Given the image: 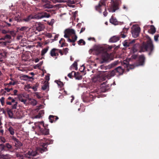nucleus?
<instances>
[{
  "instance_id": "f257e3e1",
  "label": "nucleus",
  "mask_w": 159,
  "mask_h": 159,
  "mask_svg": "<svg viewBox=\"0 0 159 159\" xmlns=\"http://www.w3.org/2000/svg\"><path fill=\"white\" fill-rule=\"evenodd\" d=\"M43 122H37L34 123V126L33 127V128L34 129L36 133V131L39 132L40 134L47 135L49 134L48 129L44 128L42 129L41 128V125L43 126Z\"/></svg>"
},
{
  "instance_id": "f03ea898",
  "label": "nucleus",
  "mask_w": 159,
  "mask_h": 159,
  "mask_svg": "<svg viewBox=\"0 0 159 159\" xmlns=\"http://www.w3.org/2000/svg\"><path fill=\"white\" fill-rule=\"evenodd\" d=\"M102 61H100L101 63L107 62L113 59L112 55L107 52H104L102 54Z\"/></svg>"
},
{
  "instance_id": "7ed1b4c3",
  "label": "nucleus",
  "mask_w": 159,
  "mask_h": 159,
  "mask_svg": "<svg viewBox=\"0 0 159 159\" xmlns=\"http://www.w3.org/2000/svg\"><path fill=\"white\" fill-rule=\"evenodd\" d=\"M143 48L145 49L146 51H150L152 52L153 49V46L152 44V41L150 37H149V41L147 43ZM151 52L149 53V55H150Z\"/></svg>"
},
{
  "instance_id": "20e7f679",
  "label": "nucleus",
  "mask_w": 159,
  "mask_h": 159,
  "mask_svg": "<svg viewBox=\"0 0 159 159\" xmlns=\"http://www.w3.org/2000/svg\"><path fill=\"white\" fill-rule=\"evenodd\" d=\"M140 29L139 27L135 25H133L132 28L131 32L133 36L136 38L139 35Z\"/></svg>"
},
{
  "instance_id": "39448f33",
  "label": "nucleus",
  "mask_w": 159,
  "mask_h": 159,
  "mask_svg": "<svg viewBox=\"0 0 159 159\" xmlns=\"http://www.w3.org/2000/svg\"><path fill=\"white\" fill-rule=\"evenodd\" d=\"M64 37L67 39L70 38V37L71 35L75 34V31L74 29L70 28L65 30L64 31Z\"/></svg>"
},
{
  "instance_id": "423d86ee",
  "label": "nucleus",
  "mask_w": 159,
  "mask_h": 159,
  "mask_svg": "<svg viewBox=\"0 0 159 159\" xmlns=\"http://www.w3.org/2000/svg\"><path fill=\"white\" fill-rule=\"evenodd\" d=\"M93 51L97 55L100 53L103 52L104 51V47L101 45H96L94 46Z\"/></svg>"
},
{
  "instance_id": "0eeeda50",
  "label": "nucleus",
  "mask_w": 159,
  "mask_h": 159,
  "mask_svg": "<svg viewBox=\"0 0 159 159\" xmlns=\"http://www.w3.org/2000/svg\"><path fill=\"white\" fill-rule=\"evenodd\" d=\"M119 8L118 2L117 1H116L114 2L111 6L108 8V10L109 12L113 13L115 12Z\"/></svg>"
},
{
  "instance_id": "6e6552de",
  "label": "nucleus",
  "mask_w": 159,
  "mask_h": 159,
  "mask_svg": "<svg viewBox=\"0 0 159 159\" xmlns=\"http://www.w3.org/2000/svg\"><path fill=\"white\" fill-rule=\"evenodd\" d=\"M36 19H39L43 18H49L50 16L49 14H47L46 12H42L36 15Z\"/></svg>"
},
{
  "instance_id": "1a4fd4ad",
  "label": "nucleus",
  "mask_w": 159,
  "mask_h": 159,
  "mask_svg": "<svg viewBox=\"0 0 159 159\" xmlns=\"http://www.w3.org/2000/svg\"><path fill=\"white\" fill-rule=\"evenodd\" d=\"M29 96L28 94H23L19 95L18 96V98L20 101L23 102L24 104H26V100L25 98H28Z\"/></svg>"
},
{
  "instance_id": "9d476101",
  "label": "nucleus",
  "mask_w": 159,
  "mask_h": 159,
  "mask_svg": "<svg viewBox=\"0 0 159 159\" xmlns=\"http://www.w3.org/2000/svg\"><path fill=\"white\" fill-rule=\"evenodd\" d=\"M37 150L36 151H29L27 153L25 154V157H26L30 158L31 157H34L36 156L37 154Z\"/></svg>"
},
{
  "instance_id": "9b49d317",
  "label": "nucleus",
  "mask_w": 159,
  "mask_h": 159,
  "mask_svg": "<svg viewBox=\"0 0 159 159\" xmlns=\"http://www.w3.org/2000/svg\"><path fill=\"white\" fill-rule=\"evenodd\" d=\"M47 144L46 143H42L41 144V146L43 148H37L36 149V150L39 151L41 153H43V152L46 151H47Z\"/></svg>"
},
{
  "instance_id": "f8f14e48",
  "label": "nucleus",
  "mask_w": 159,
  "mask_h": 159,
  "mask_svg": "<svg viewBox=\"0 0 159 159\" xmlns=\"http://www.w3.org/2000/svg\"><path fill=\"white\" fill-rule=\"evenodd\" d=\"M12 139L14 141L15 146L16 148H18L22 146V144L16 138L13 137Z\"/></svg>"
},
{
  "instance_id": "ddd939ff",
  "label": "nucleus",
  "mask_w": 159,
  "mask_h": 159,
  "mask_svg": "<svg viewBox=\"0 0 159 159\" xmlns=\"http://www.w3.org/2000/svg\"><path fill=\"white\" fill-rule=\"evenodd\" d=\"M42 1L43 2L47 3L46 4H44L43 6L44 8H51L53 7V6L49 4L48 2V0H42Z\"/></svg>"
},
{
  "instance_id": "4468645a",
  "label": "nucleus",
  "mask_w": 159,
  "mask_h": 159,
  "mask_svg": "<svg viewBox=\"0 0 159 159\" xmlns=\"http://www.w3.org/2000/svg\"><path fill=\"white\" fill-rule=\"evenodd\" d=\"M123 65L126 68V70L127 71H129V69H133L134 68V66L130 65L127 63L124 62Z\"/></svg>"
},
{
  "instance_id": "2eb2a0df",
  "label": "nucleus",
  "mask_w": 159,
  "mask_h": 159,
  "mask_svg": "<svg viewBox=\"0 0 159 159\" xmlns=\"http://www.w3.org/2000/svg\"><path fill=\"white\" fill-rule=\"evenodd\" d=\"M35 17H36V15L33 16L32 15H30L26 18L23 19V20L25 22H28L31 19H36Z\"/></svg>"
},
{
  "instance_id": "dca6fc26",
  "label": "nucleus",
  "mask_w": 159,
  "mask_h": 159,
  "mask_svg": "<svg viewBox=\"0 0 159 159\" xmlns=\"http://www.w3.org/2000/svg\"><path fill=\"white\" fill-rule=\"evenodd\" d=\"M139 61L140 63L138 65L135 66H139L143 65L144 63V61L145 60V57L143 55H141L139 57Z\"/></svg>"
},
{
  "instance_id": "f3484780",
  "label": "nucleus",
  "mask_w": 159,
  "mask_h": 159,
  "mask_svg": "<svg viewBox=\"0 0 159 159\" xmlns=\"http://www.w3.org/2000/svg\"><path fill=\"white\" fill-rule=\"evenodd\" d=\"M119 40V38L118 36H114L110 39L109 41L112 43H116Z\"/></svg>"
},
{
  "instance_id": "a211bd4d",
  "label": "nucleus",
  "mask_w": 159,
  "mask_h": 159,
  "mask_svg": "<svg viewBox=\"0 0 159 159\" xmlns=\"http://www.w3.org/2000/svg\"><path fill=\"white\" fill-rule=\"evenodd\" d=\"M11 36L8 34H6L5 36L0 39V40H3L4 41H9L11 42Z\"/></svg>"
},
{
  "instance_id": "6ab92c4d",
  "label": "nucleus",
  "mask_w": 159,
  "mask_h": 159,
  "mask_svg": "<svg viewBox=\"0 0 159 159\" xmlns=\"http://www.w3.org/2000/svg\"><path fill=\"white\" fill-rule=\"evenodd\" d=\"M58 49L53 48L50 51V55L52 57H54L56 56H58V54L56 52V51H57Z\"/></svg>"
},
{
  "instance_id": "aec40b11",
  "label": "nucleus",
  "mask_w": 159,
  "mask_h": 159,
  "mask_svg": "<svg viewBox=\"0 0 159 159\" xmlns=\"http://www.w3.org/2000/svg\"><path fill=\"white\" fill-rule=\"evenodd\" d=\"M12 157V156L9 154H2L1 156V158L2 159H10Z\"/></svg>"
},
{
  "instance_id": "412c9836",
  "label": "nucleus",
  "mask_w": 159,
  "mask_h": 159,
  "mask_svg": "<svg viewBox=\"0 0 159 159\" xmlns=\"http://www.w3.org/2000/svg\"><path fill=\"white\" fill-rule=\"evenodd\" d=\"M115 71L119 75H121L123 74L124 70L121 66H119L115 69Z\"/></svg>"
},
{
  "instance_id": "4be33fe9",
  "label": "nucleus",
  "mask_w": 159,
  "mask_h": 159,
  "mask_svg": "<svg viewBox=\"0 0 159 159\" xmlns=\"http://www.w3.org/2000/svg\"><path fill=\"white\" fill-rule=\"evenodd\" d=\"M54 117H56V119L55 120V121H56L58 119V118L57 116H55L52 115L49 116V121L51 123H52L54 121Z\"/></svg>"
},
{
  "instance_id": "5701e85b",
  "label": "nucleus",
  "mask_w": 159,
  "mask_h": 159,
  "mask_svg": "<svg viewBox=\"0 0 159 159\" xmlns=\"http://www.w3.org/2000/svg\"><path fill=\"white\" fill-rule=\"evenodd\" d=\"M28 98L29 102V103L33 106H35L37 104V101L34 99Z\"/></svg>"
},
{
  "instance_id": "b1692460",
  "label": "nucleus",
  "mask_w": 159,
  "mask_h": 159,
  "mask_svg": "<svg viewBox=\"0 0 159 159\" xmlns=\"http://www.w3.org/2000/svg\"><path fill=\"white\" fill-rule=\"evenodd\" d=\"M74 35V38L73 36L72 37V39H71L70 38H68L67 39V41L68 42L71 43V42H75L77 39V36L75 34Z\"/></svg>"
},
{
  "instance_id": "393cba45",
  "label": "nucleus",
  "mask_w": 159,
  "mask_h": 159,
  "mask_svg": "<svg viewBox=\"0 0 159 159\" xmlns=\"http://www.w3.org/2000/svg\"><path fill=\"white\" fill-rule=\"evenodd\" d=\"M110 21L111 23L115 25H117L118 24L117 20L115 18H114L112 17L110 19Z\"/></svg>"
},
{
  "instance_id": "a878e982",
  "label": "nucleus",
  "mask_w": 159,
  "mask_h": 159,
  "mask_svg": "<svg viewBox=\"0 0 159 159\" xmlns=\"http://www.w3.org/2000/svg\"><path fill=\"white\" fill-rule=\"evenodd\" d=\"M114 46H110L108 45H106L104 47V51L106 50V51H110Z\"/></svg>"
},
{
  "instance_id": "bb28decb",
  "label": "nucleus",
  "mask_w": 159,
  "mask_h": 159,
  "mask_svg": "<svg viewBox=\"0 0 159 159\" xmlns=\"http://www.w3.org/2000/svg\"><path fill=\"white\" fill-rule=\"evenodd\" d=\"M2 40H0V44L2 46H5L7 45V43H11L10 41H2Z\"/></svg>"
},
{
  "instance_id": "cd10ccee",
  "label": "nucleus",
  "mask_w": 159,
  "mask_h": 159,
  "mask_svg": "<svg viewBox=\"0 0 159 159\" xmlns=\"http://www.w3.org/2000/svg\"><path fill=\"white\" fill-rule=\"evenodd\" d=\"M150 27V30L151 32V33L153 34L156 32V29L155 27L153 25H151Z\"/></svg>"
},
{
  "instance_id": "c85d7f7f",
  "label": "nucleus",
  "mask_w": 159,
  "mask_h": 159,
  "mask_svg": "<svg viewBox=\"0 0 159 159\" xmlns=\"http://www.w3.org/2000/svg\"><path fill=\"white\" fill-rule=\"evenodd\" d=\"M48 50V47L43 49L41 51V55L42 56L44 55V54L47 52Z\"/></svg>"
},
{
  "instance_id": "c756f323",
  "label": "nucleus",
  "mask_w": 159,
  "mask_h": 159,
  "mask_svg": "<svg viewBox=\"0 0 159 159\" xmlns=\"http://www.w3.org/2000/svg\"><path fill=\"white\" fill-rule=\"evenodd\" d=\"M8 130L11 134L12 135H14V129L11 126L9 127L8 129Z\"/></svg>"
},
{
  "instance_id": "7c9ffc66",
  "label": "nucleus",
  "mask_w": 159,
  "mask_h": 159,
  "mask_svg": "<svg viewBox=\"0 0 159 159\" xmlns=\"http://www.w3.org/2000/svg\"><path fill=\"white\" fill-rule=\"evenodd\" d=\"M48 83H45L44 84L42 87V89L43 90H47L48 89Z\"/></svg>"
},
{
  "instance_id": "2f4dec72",
  "label": "nucleus",
  "mask_w": 159,
  "mask_h": 159,
  "mask_svg": "<svg viewBox=\"0 0 159 159\" xmlns=\"http://www.w3.org/2000/svg\"><path fill=\"white\" fill-rule=\"evenodd\" d=\"M55 82L57 84L58 86L59 87L61 88L63 85V83H62V82H61V81H58V80H56V81H55Z\"/></svg>"
},
{
  "instance_id": "473e14b6",
  "label": "nucleus",
  "mask_w": 159,
  "mask_h": 159,
  "mask_svg": "<svg viewBox=\"0 0 159 159\" xmlns=\"http://www.w3.org/2000/svg\"><path fill=\"white\" fill-rule=\"evenodd\" d=\"M54 3L57 2H65L66 1L64 0H50Z\"/></svg>"
},
{
  "instance_id": "72a5a7b5",
  "label": "nucleus",
  "mask_w": 159,
  "mask_h": 159,
  "mask_svg": "<svg viewBox=\"0 0 159 159\" xmlns=\"http://www.w3.org/2000/svg\"><path fill=\"white\" fill-rule=\"evenodd\" d=\"M73 67L75 68V70H77L78 67H77V62L76 61H75L74 63L72 64L71 66V67Z\"/></svg>"
},
{
  "instance_id": "f704fd0d",
  "label": "nucleus",
  "mask_w": 159,
  "mask_h": 159,
  "mask_svg": "<svg viewBox=\"0 0 159 159\" xmlns=\"http://www.w3.org/2000/svg\"><path fill=\"white\" fill-rule=\"evenodd\" d=\"M6 54L4 53H0V60L1 61L3 60L2 59L5 58L6 57Z\"/></svg>"
},
{
  "instance_id": "c9c22d12",
  "label": "nucleus",
  "mask_w": 159,
  "mask_h": 159,
  "mask_svg": "<svg viewBox=\"0 0 159 159\" xmlns=\"http://www.w3.org/2000/svg\"><path fill=\"white\" fill-rule=\"evenodd\" d=\"M55 20L54 19H52L50 22L48 21L47 22L48 24L52 26L53 25V24L54 23Z\"/></svg>"
},
{
  "instance_id": "e433bc0d",
  "label": "nucleus",
  "mask_w": 159,
  "mask_h": 159,
  "mask_svg": "<svg viewBox=\"0 0 159 159\" xmlns=\"http://www.w3.org/2000/svg\"><path fill=\"white\" fill-rule=\"evenodd\" d=\"M0 101L1 103V105L3 106L5 104V98L3 97H2L0 98Z\"/></svg>"
},
{
  "instance_id": "4c0bfd02",
  "label": "nucleus",
  "mask_w": 159,
  "mask_h": 159,
  "mask_svg": "<svg viewBox=\"0 0 159 159\" xmlns=\"http://www.w3.org/2000/svg\"><path fill=\"white\" fill-rule=\"evenodd\" d=\"M5 146L3 144H0V149L1 151H4Z\"/></svg>"
},
{
  "instance_id": "58836bf2",
  "label": "nucleus",
  "mask_w": 159,
  "mask_h": 159,
  "mask_svg": "<svg viewBox=\"0 0 159 159\" xmlns=\"http://www.w3.org/2000/svg\"><path fill=\"white\" fill-rule=\"evenodd\" d=\"M78 43L79 45H80L82 43L83 45H84L85 44V42L82 39H80L78 42Z\"/></svg>"
},
{
  "instance_id": "ea45409f",
  "label": "nucleus",
  "mask_w": 159,
  "mask_h": 159,
  "mask_svg": "<svg viewBox=\"0 0 159 159\" xmlns=\"http://www.w3.org/2000/svg\"><path fill=\"white\" fill-rule=\"evenodd\" d=\"M27 29V28L26 26H23L21 28H20V27L18 28V30H20V31H22L26 30Z\"/></svg>"
},
{
  "instance_id": "a19ab883",
  "label": "nucleus",
  "mask_w": 159,
  "mask_h": 159,
  "mask_svg": "<svg viewBox=\"0 0 159 159\" xmlns=\"http://www.w3.org/2000/svg\"><path fill=\"white\" fill-rule=\"evenodd\" d=\"M65 1H66V2H67L68 3V4H74L75 3V2L74 1H71L70 0Z\"/></svg>"
},
{
  "instance_id": "79ce46f5",
  "label": "nucleus",
  "mask_w": 159,
  "mask_h": 159,
  "mask_svg": "<svg viewBox=\"0 0 159 159\" xmlns=\"http://www.w3.org/2000/svg\"><path fill=\"white\" fill-rule=\"evenodd\" d=\"M5 147L8 149H11L12 148L11 145L9 143H6Z\"/></svg>"
},
{
  "instance_id": "37998d69",
  "label": "nucleus",
  "mask_w": 159,
  "mask_h": 159,
  "mask_svg": "<svg viewBox=\"0 0 159 159\" xmlns=\"http://www.w3.org/2000/svg\"><path fill=\"white\" fill-rule=\"evenodd\" d=\"M123 46L124 47H129V43L126 41H125L123 43Z\"/></svg>"
},
{
  "instance_id": "c03bdc74",
  "label": "nucleus",
  "mask_w": 159,
  "mask_h": 159,
  "mask_svg": "<svg viewBox=\"0 0 159 159\" xmlns=\"http://www.w3.org/2000/svg\"><path fill=\"white\" fill-rule=\"evenodd\" d=\"M12 36H14L16 35V33L14 30L9 31V33Z\"/></svg>"
},
{
  "instance_id": "a18cd8bd",
  "label": "nucleus",
  "mask_w": 159,
  "mask_h": 159,
  "mask_svg": "<svg viewBox=\"0 0 159 159\" xmlns=\"http://www.w3.org/2000/svg\"><path fill=\"white\" fill-rule=\"evenodd\" d=\"M159 37V34H158L154 36V39L155 41L156 42H157L158 41Z\"/></svg>"
},
{
  "instance_id": "49530a36",
  "label": "nucleus",
  "mask_w": 159,
  "mask_h": 159,
  "mask_svg": "<svg viewBox=\"0 0 159 159\" xmlns=\"http://www.w3.org/2000/svg\"><path fill=\"white\" fill-rule=\"evenodd\" d=\"M7 113L9 116L11 118L13 115L12 112L11 111L9 110L7 111Z\"/></svg>"
},
{
  "instance_id": "de8ad7c7",
  "label": "nucleus",
  "mask_w": 159,
  "mask_h": 159,
  "mask_svg": "<svg viewBox=\"0 0 159 159\" xmlns=\"http://www.w3.org/2000/svg\"><path fill=\"white\" fill-rule=\"evenodd\" d=\"M98 77H94L92 79V81L94 82H96L97 80H99L100 79Z\"/></svg>"
},
{
  "instance_id": "09e8293b",
  "label": "nucleus",
  "mask_w": 159,
  "mask_h": 159,
  "mask_svg": "<svg viewBox=\"0 0 159 159\" xmlns=\"http://www.w3.org/2000/svg\"><path fill=\"white\" fill-rule=\"evenodd\" d=\"M72 72H74V75H76V73L75 72H74V71H73L71 73H69L68 75V76L70 78H71V76H72Z\"/></svg>"
},
{
  "instance_id": "8fccbe9b",
  "label": "nucleus",
  "mask_w": 159,
  "mask_h": 159,
  "mask_svg": "<svg viewBox=\"0 0 159 159\" xmlns=\"http://www.w3.org/2000/svg\"><path fill=\"white\" fill-rule=\"evenodd\" d=\"M37 86L34 85L32 87H31V89H32L34 90V91H35L37 90Z\"/></svg>"
},
{
  "instance_id": "3c124183",
  "label": "nucleus",
  "mask_w": 159,
  "mask_h": 159,
  "mask_svg": "<svg viewBox=\"0 0 159 159\" xmlns=\"http://www.w3.org/2000/svg\"><path fill=\"white\" fill-rule=\"evenodd\" d=\"M1 141L3 143H5L6 142V140L4 138L1 137L0 138Z\"/></svg>"
},
{
  "instance_id": "603ef678",
  "label": "nucleus",
  "mask_w": 159,
  "mask_h": 159,
  "mask_svg": "<svg viewBox=\"0 0 159 159\" xmlns=\"http://www.w3.org/2000/svg\"><path fill=\"white\" fill-rule=\"evenodd\" d=\"M20 17V16H19V14H18L17 16H15V19L16 20L18 21Z\"/></svg>"
},
{
  "instance_id": "864d4df0",
  "label": "nucleus",
  "mask_w": 159,
  "mask_h": 159,
  "mask_svg": "<svg viewBox=\"0 0 159 159\" xmlns=\"http://www.w3.org/2000/svg\"><path fill=\"white\" fill-rule=\"evenodd\" d=\"M8 99L10 100H11V102H15V100L14 99H12L11 98V97H9L8 98Z\"/></svg>"
},
{
  "instance_id": "5fc2aeb1",
  "label": "nucleus",
  "mask_w": 159,
  "mask_h": 159,
  "mask_svg": "<svg viewBox=\"0 0 159 159\" xmlns=\"http://www.w3.org/2000/svg\"><path fill=\"white\" fill-rule=\"evenodd\" d=\"M115 70H112L110 73V75L112 76H114L115 75Z\"/></svg>"
},
{
  "instance_id": "6e6d98bb",
  "label": "nucleus",
  "mask_w": 159,
  "mask_h": 159,
  "mask_svg": "<svg viewBox=\"0 0 159 159\" xmlns=\"http://www.w3.org/2000/svg\"><path fill=\"white\" fill-rule=\"evenodd\" d=\"M2 32L3 34H6L9 33V30H2Z\"/></svg>"
},
{
  "instance_id": "4d7b16f0",
  "label": "nucleus",
  "mask_w": 159,
  "mask_h": 159,
  "mask_svg": "<svg viewBox=\"0 0 159 159\" xmlns=\"http://www.w3.org/2000/svg\"><path fill=\"white\" fill-rule=\"evenodd\" d=\"M69 49L67 48H66L64 49V52L65 55H66L68 52Z\"/></svg>"
},
{
  "instance_id": "13d9d810",
  "label": "nucleus",
  "mask_w": 159,
  "mask_h": 159,
  "mask_svg": "<svg viewBox=\"0 0 159 159\" xmlns=\"http://www.w3.org/2000/svg\"><path fill=\"white\" fill-rule=\"evenodd\" d=\"M101 91L103 92H104L106 91V89H105L104 88V86L103 84L102 85V87H101Z\"/></svg>"
},
{
  "instance_id": "bf43d9fd",
  "label": "nucleus",
  "mask_w": 159,
  "mask_h": 159,
  "mask_svg": "<svg viewBox=\"0 0 159 159\" xmlns=\"http://www.w3.org/2000/svg\"><path fill=\"white\" fill-rule=\"evenodd\" d=\"M17 107V102H16V103L14 105L12 106V108L13 109H16Z\"/></svg>"
},
{
  "instance_id": "052dcab7",
  "label": "nucleus",
  "mask_w": 159,
  "mask_h": 159,
  "mask_svg": "<svg viewBox=\"0 0 159 159\" xmlns=\"http://www.w3.org/2000/svg\"><path fill=\"white\" fill-rule=\"evenodd\" d=\"M72 4H68L67 5L68 7H71L72 8H74L75 7V6L74 5H72Z\"/></svg>"
},
{
  "instance_id": "680f3d73",
  "label": "nucleus",
  "mask_w": 159,
  "mask_h": 159,
  "mask_svg": "<svg viewBox=\"0 0 159 159\" xmlns=\"http://www.w3.org/2000/svg\"><path fill=\"white\" fill-rule=\"evenodd\" d=\"M46 80L48 81L50 79V77L49 75H46L45 76Z\"/></svg>"
},
{
  "instance_id": "e2e57ef3",
  "label": "nucleus",
  "mask_w": 159,
  "mask_h": 159,
  "mask_svg": "<svg viewBox=\"0 0 159 159\" xmlns=\"http://www.w3.org/2000/svg\"><path fill=\"white\" fill-rule=\"evenodd\" d=\"M101 6V5L100 3H99L98 5H97L96 6V9H97L99 8H100Z\"/></svg>"
},
{
  "instance_id": "0e129e2a",
  "label": "nucleus",
  "mask_w": 159,
  "mask_h": 159,
  "mask_svg": "<svg viewBox=\"0 0 159 159\" xmlns=\"http://www.w3.org/2000/svg\"><path fill=\"white\" fill-rule=\"evenodd\" d=\"M103 14L105 16H106L107 15V13L106 10L103 12Z\"/></svg>"
},
{
  "instance_id": "69168bd1",
  "label": "nucleus",
  "mask_w": 159,
  "mask_h": 159,
  "mask_svg": "<svg viewBox=\"0 0 159 159\" xmlns=\"http://www.w3.org/2000/svg\"><path fill=\"white\" fill-rule=\"evenodd\" d=\"M16 84V83L15 82H10L8 84L9 85H14Z\"/></svg>"
},
{
  "instance_id": "338daca9",
  "label": "nucleus",
  "mask_w": 159,
  "mask_h": 159,
  "mask_svg": "<svg viewBox=\"0 0 159 159\" xmlns=\"http://www.w3.org/2000/svg\"><path fill=\"white\" fill-rule=\"evenodd\" d=\"M26 87L28 89H30L31 88V86L30 84H28L26 86Z\"/></svg>"
},
{
  "instance_id": "774afa93",
  "label": "nucleus",
  "mask_w": 159,
  "mask_h": 159,
  "mask_svg": "<svg viewBox=\"0 0 159 159\" xmlns=\"http://www.w3.org/2000/svg\"><path fill=\"white\" fill-rule=\"evenodd\" d=\"M22 36L21 35H19L17 37V39L18 40H19L21 39Z\"/></svg>"
}]
</instances>
